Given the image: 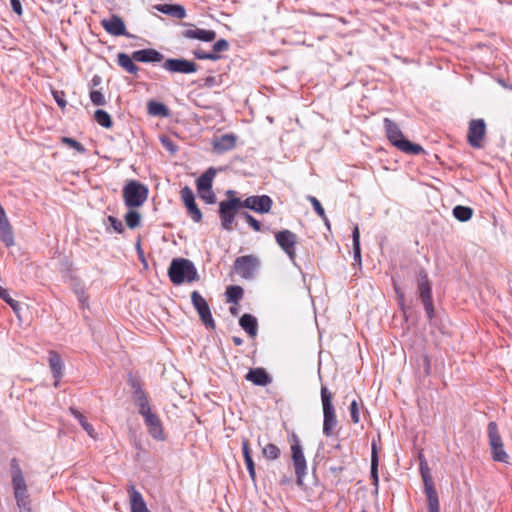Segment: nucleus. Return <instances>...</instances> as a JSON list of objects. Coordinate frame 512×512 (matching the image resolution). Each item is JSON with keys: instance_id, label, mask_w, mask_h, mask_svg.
Returning a JSON list of instances; mask_svg holds the SVG:
<instances>
[{"instance_id": "nucleus-3", "label": "nucleus", "mask_w": 512, "mask_h": 512, "mask_svg": "<svg viewBox=\"0 0 512 512\" xmlns=\"http://www.w3.org/2000/svg\"><path fill=\"white\" fill-rule=\"evenodd\" d=\"M384 127L387 138L396 148L407 154L417 155L423 151V148L418 145L411 143L405 139L398 125L389 118L384 119Z\"/></svg>"}, {"instance_id": "nucleus-58", "label": "nucleus", "mask_w": 512, "mask_h": 512, "mask_svg": "<svg viewBox=\"0 0 512 512\" xmlns=\"http://www.w3.org/2000/svg\"><path fill=\"white\" fill-rule=\"evenodd\" d=\"M1 294L2 295H0V298L2 300H4L6 303H10V301H12V298L10 297V295H9V293H8V291L6 289H3L1 291Z\"/></svg>"}, {"instance_id": "nucleus-53", "label": "nucleus", "mask_w": 512, "mask_h": 512, "mask_svg": "<svg viewBox=\"0 0 512 512\" xmlns=\"http://www.w3.org/2000/svg\"><path fill=\"white\" fill-rule=\"evenodd\" d=\"M108 220L111 224V226L113 227V229L118 232V233H122L123 230H124V227H123V224L120 220H118L117 218L113 217V216H109L108 217Z\"/></svg>"}, {"instance_id": "nucleus-22", "label": "nucleus", "mask_w": 512, "mask_h": 512, "mask_svg": "<svg viewBox=\"0 0 512 512\" xmlns=\"http://www.w3.org/2000/svg\"><path fill=\"white\" fill-rule=\"evenodd\" d=\"M131 512H150L141 493L136 490L134 485H130L129 489Z\"/></svg>"}, {"instance_id": "nucleus-44", "label": "nucleus", "mask_w": 512, "mask_h": 512, "mask_svg": "<svg viewBox=\"0 0 512 512\" xmlns=\"http://www.w3.org/2000/svg\"><path fill=\"white\" fill-rule=\"evenodd\" d=\"M90 99L92 103L97 106H103L106 103L103 94L98 90H92L90 92Z\"/></svg>"}, {"instance_id": "nucleus-20", "label": "nucleus", "mask_w": 512, "mask_h": 512, "mask_svg": "<svg viewBox=\"0 0 512 512\" xmlns=\"http://www.w3.org/2000/svg\"><path fill=\"white\" fill-rule=\"evenodd\" d=\"M145 421L146 426L148 427V431L150 435L155 438L162 440L163 439V430L162 424L159 417L153 413L152 411L148 412V414L142 415Z\"/></svg>"}, {"instance_id": "nucleus-30", "label": "nucleus", "mask_w": 512, "mask_h": 512, "mask_svg": "<svg viewBox=\"0 0 512 512\" xmlns=\"http://www.w3.org/2000/svg\"><path fill=\"white\" fill-rule=\"evenodd\" d=\"M0 240L5 243L7 247L14 245V235L8 220L0 222Z\"/></svg>"}, {"instance_id": "nucleus-46", "label": "nucleus", "mask_w": 512, "mask_h": 512, "mask_svg": "<svg viewBox=\"0 0 512 512\" xmlns=\"http://www.w3.org/2000/svg\"><path fill=\"white\" fill-rule=\"evenodd\" d=\"M161 143L172 154L178 150L177 145L167 136L161 137Z\"/></svg>"}, {"instance_id": "nucleus-33", "label": "nucleus", "mask_w": 512, "mask_h": 512, "mask_svg": "<svg viewBox=\"0 0 512 512\" xmlns=\"http://www.w3.org/2000/svg\"><path fill=\"white\" fill-rule=\"evenodd\" d=\"M135 404L138 407V412L142 416L151 411L147 396L144 391H138V395L134 397Z\"/></svg>"}, {"instance_id": "nucleus-9", "label": "nucleus", "mask_w": 512, "mask_h": 512, "mask_svg": "<svg viewBox=\"0 0 512 512\" xmlns=\"http://www.w3.org/2000/svg\"><path fill=\"white\" fill-rule=\"evenodd\" d=\"M292 461L295 468L296 482L299 486L303 485V478L306 475L307 463L303 453L300 440L294 436V442L291 445Z\"/></svg>"}, {"instance_id": "nucleus-36", "label": "nucleus", "mask_w": 512, "mask_h": 512, "mask_svg": "<svg viewBox=\"0 0 512 512\" xmlns=\"http://www.w3.org/2000/svg\"><path fill=\"white\" fill-rule=\"evenodd\" d=\"M148 113L153 116H167L168 109L160 102L150 101L148 103Z\"/></svg>"}, {"instance_id": "nucleus-59", "label": "nucleus", "mask_w": 512, "mask_h": 512, "mask_svg": "<svg viewBox=\"0 0 512 512\" xmlns=\"http://www.w3.org/2000/svg\"><path fill=\"white\" fill-rule=\"evenodd\" d=\"M232 341L236 346H241L243 344V339L238 336H234Z\"/></svg>"}, {"instance_id": "nucleus-21", "label": "nucleus", "mask_w": 512, "mask_h": 512, "mask_svg": "<svg viewBox=\"0 0 512 512\" xmlns=\"http://www.w3.org/2000/svg\"><path fill=\"white\" fill-rule=\"evenodd\" d=\"M245 378L257 386H266L272 382L271 376L264 368L250 369Z\"/></svg>"}, {"instance_id": "nucleus-64", "label": "nucleus", "mask_w": 512, "mask_h": 512, "mask_svg": "<svg viewBox=\"0 0 512 512\" xmlns=\"http://www.w3.org/2000/svg\"><path fill=\"white\" fill-rule=\"evenodd\" d=\"M233 193H234V192H233L232 190H229V191L227 192L228 196L232 195Z\"/></svg>"}, {"instance_id": "nucleus-24", "label": "nucleus", "mask_w": 512, "mask_h": 512, "mask_svg": "<svg viewBox=\"0 0 512 512\" xmlns=\"http://www.w3.org/2000/svg\"><path fill=\"white\" fill-rule=\"evenodd\" d=\"M183 36L187 39H197L204 42H211L216 38V33L213 30L194 28L185 30L183 32Z\"/></svg>"}, {"instance_id": "nucleus-14", "label": "nucleus", "mask_w": 512, "mask_h": 512, "mask_svg": "<svg viewBox=\"0 0 512 512\" xmlns=\"http://www.w3.org/2000/svg\"><path fill=\"white\" fill-rule=\"evenodd\" d=\"M486 133V124L483 119H473L469 123L467 139L473 148H481Z\"/></svg>"}, {"instance_id": "nucleus-49", "label": "nucleus", "mask_w": 512, "mask_h": 512, "mask_svg": "<svg viewBox=\"0 0 512 512\" xmlns=\"http://www.w3.org/2000/svg\"><path fill=\"white\" fill-rule=\"evenodd\" d=\"M53 94V97L56 101V103L58 104V106L61 108V109H64L66 107V100H65V93L63 91H53L52 92Z\"/></svg>"}, {"instance_id": "nucleus-50", "label": "nucleus", "mask_w": 512, "mask_h": 512, "mask_svg": "<svg viewBox=\"0 0 512 512\" xmlns=\"http://www.w3.org/2000/svg\"><path fill=\"white\" fill-rule=\"evenodd\" d=\"M194 55L197 59H209V60H217L219 59V56L215 54L214 52H204V51H195Z\"/></svg>"}, {"instance_id": "nucleus-47", "label": "nucleus", "mask_w": 512, "mask_h": 512, "mask_svg": "<svg viewBox=\"0 0 512 512\" xmlns=\"http://www.w3.org/2000/svg\"><path fill=\"white\" fill-rule=\"evenodd\" d=\"M243 216L246 220V222L255 230L260 231L261 230V223L256 220L252 215H250L248 212H244Z\"/></svg>"}, {"instance_id": "nucleus-41", "label": "nucleus", "mask_w": 512, "mask_h": 512, "mask_svg": "<svg viewBox=\"0 0 512 512\" xmlns=\"http://www.w3.org/2000/svg\"><path fill=\"white\" fill-rule=\"evenodd\" d=\"M61 142L68 146V147H71L73 149H75L78 153L80 154H84L86 152V149L85 147L78 141H76L75 139L73 138H70V137H62L61 138Z\"/></svg>"}, {"instance_id": "nucleus-57", "label": "nucleus", "mask_w": 512, "mask_h": 512, "mask_svg": "<svg viewBox=\"0 0 512 512\" xmlns=\"http://www.w3.org/2000/svg\"><path fill=\"white\" fill-rule=\"evenodd\" d=\"M422 359H423L425 373L429 374L430 373V359H429L428 355H423Z\"/></svg>"}, {"instance_id": "nucleus-54", "label": "nucleus", "mask_w": 512, "mask_h": 512, "mask_svg": "<svg viewBox=\"0 0 512 512\" xmlns=\"http://www.w3.org/2000/svg\"><path fill=\"white\" fill-rule=\"evenodd\" d=\"M10 4H11V7H12V10L16 14H18V15L22 14V5H21L20 0H10Z\"/></svg>"}, {"instance_id": "nucleus-52", "label": "nucleus", "mask_w": 512, "mask_h": 512, "mask_svg": "<svg viewBox=\"0 0 512 512\" xmlns=\"http://www.w3.org/2000/svg\"><path fill=\"white\" fill-rule=\"evenodd\" d=\"M429 512H440L439 511V500L438 496L427 498Z\"/></svg>"}, {"instance_id": "nucleus-63", "label": "nucleus", "mask_w": 512, "mask_h": 512, "mask_svg": "<svg viewBox=\"0 0 512 512\" xmlns=\"http://www.w3.org/2000/svg\"><path fill=\"white\" fill-rule=\"evenodd\" d=\"M8 304L11 306V308H12L14 311H16V310H17V308H18V306H19V303H18L17 301H15L14 299H12V301H10V303H8Z\"/></svg>"}, {"instance_id": "nucleus-45", "label": "nucleus", "mask_w": 512, "mask_h": 512, "mask_svg": "<svg viewBox=\"0 0 512 512\" xmlns=\"http://www.w3.org/2000/svg\"><path fill=\"white\" fill-rule=\"evenodd\" d=\"M247 470L249 472V476L251 480L255 483L256 482V470H255V463L252 459V457H247L244 459Z\"/></svg>"}, {"instance_id": "nucleus-16", "label": "nucleus", "mask_w": 512, "mask_h": 512, "mask_svg": "<svg viewBox=\"0 0 512 512\" xmlns=\"http://www.w3.org/2000/svg\"><path fill=\"white\" fill-rule=\"evenodd\" d=\"M181 198L192 220L199 223L202 220V213L195 203L193 191L188 186L182 188Z\"/></svg>"}, {"instance_id": "nucleus-11", "label": "nucleus", "mask_w": 512, "mask_h": 512, "mask_svg": "<svg viewBox=\"0 0 512 512\" xmlns=\"http://www.w3.org/2000/svg\"><path fill=\"white\" fill-rule=\"evenodd\" d=\"M276 243L287 254L289 259L294 262L296 258L297 235L290 230H281L275 234Z\"/></svg>"}, {"instance_id": "nucleus-18", "label": "nucleus", "mask_w": 512, "mask_h": 512, "mask_svg": "<svg viewBox=\"0 0 512 512\" xmlns=\"http://www.w3.org/2000/svg\"><path fill=\"white\" fill-rule=\"evenodd\" d=\"M101 24L106 32L113 36L127 34L123 20L117 15H112L109 19L102 20Z\"/></svg>"}, {"instance_id": "nucleus-1", "label": "nucleus", "mask_w": 512, "mask_h": 512, "mask_svg": "<svg viewBox=\"0 0 512 512\" xmlns=\"http://www.w3.org/2000/svg\"><path fill=\"white\" fill-rule=\"evenodd\" d=\"M11 484L14 497L21 512H31V501L23 471L16 458L10 461Z\"/></svg>"}, {"instance_id": "nucleus-43", "label": "nucleus", "mask_w": 512, "mask_h": 512, "mask_svg": "<svg viewBox=\"0 0 512 512\" xmlns=\"http://www.w3.org/2000/svg\"><path fill=\"white\" fill-rule=\"evenodd\" d=\"M198 194L207 204H214L216 202V195L212 189L198 191Z\"/></svg>"}, {"instance_id": "nucleus-29", "label": "nucleus", "mask_w": 512, "mask_h": 512, "mask_svg": "<svg viewBox=\"0 0 512 512\" xmlns=\"http://www.w3.org/2000/svg\"><path fill=\"white\" fill-rule=\"evenodd\" d=\"M134 59L132 58V55L129 56L126 53H119L117 56V63L120 67H122L125 71H127L130 74H137L139 71L138 66L134 63Z\"/></svg>"}, {"instance_id": "nucleus-32", "label": "nucleus", "mask_w": 512, "mask_h": 512, "mask_svg": "<svg viewBox=\"0 0 512 512\" xmlns=\"http://www.w3.org/2000/svg\"><path fill=\"white\" fill-rule=\"evenodd\" d=\"M454 217L461 222L470 220L473 216V209L468 206L457 205L453 208Z\"/></svg>"}, {"instance_id": "nucleus-5", "label": "nucleus", "mask_w": 512, "mask_h": 512, "mask_svg": "<svg viewBox=\"0 0 512 512\" xmlns=\"http://www.w3.org/2000/svg\"><path fill=\"white\" fill-rule=\"evenodd\" d=\"M148 197V188L135 180L129 181L123 188L124 203L129 208L142 206Z\"/></svg>"}, {"instance_id": "nucleus-8", "label": "nucleus", "mask_w": 512, "mask_h": 512, "mask_svg": "<svg viewBox=\"0 0 512 512\" xmlns=\"http://www.w3.org/2000/svg\"><path fill=\"white\" fill-rule=\"evenodd\" d=\"M488 438L489 445L492 452V458L494 461L498 462H508V455L504 450V445L502 438L498 431V426L495 422H490L488 424Z\"/></svg>"}, {"instance_id": "nucleus-31", "label": "nucleus", "mask_w": 512, "mask_h": 512, "mask_svg": "<svg viewBox=\"0 0 512 512\" xmlns=\"http://www.w3.org/2000/svg\"><path fill=\"white\" fill-rule=\"evenodd\" d=\"M69 411L71 414L79 421L82 428L87 432V434L93 438H97V434L93 428V426L86 420L85 416L79 412L76 408L70 407Z\"/></svg>"}, {"instance_id": "nucleus-39", "label": "nucleus", "mask_w": 512, "mask_h": 512, "mask_svg": "<svg viewBox=\"0 0 512 512\" xmlns=\"http://www.w3.org/2000/svg\"><path fill=\"white\" fill-rule=\"evenodd\" d=\"M141 215L138 211L130 209L125 215L126 225L130 229H134L140 225Z\"/></svg>"}, {"instance_id": "nucleus-15", "label": "nucleus", "mask_w": 512, "mask_h": 512, "mask_svg": "<svg viewBox=\"0 0 512 512\" xmlns=\"http://www.w3.org/2000/svg\"><path fill=\"white\" fill-rule=\"evenodd\" d=\"M272 199L267 195L250 196L242 201V207L249 208L258 213H268L272 207Z\"/></svg>"}, {"instance_id": "nucleus-60", "label": "nucleus", "mask_w": 512, "mask_h": 512, "mask_svg": "<svg viewBox=\"0 0 512 512\" xmlns=\"http://www.w3.org/2000/svg\"><path fill=\"white\" fill-rule=\"evenodd\" d=\"M5 220H8V219H7V217H6L5 210H4V209H3V207L0 205V222L5 221Z\"/></svg>"}, {"instance_id": "nucleus-51", "label": "nucleus", "mask_w": 512, "mask_h": 512, "mask_svg": "<svg viewBox=\"0 0 512 512\" xmlns=\"http://www.w3.org/2000/svg\"><path fill=\"white\" fill-rule=\"evenodd\" d=\"M229 43L225 39H220L213 45V52L215 54L228 50Z\"/></svg>"}, {"instance_id": "nucleus-4", "label": "nucleus", "mask_w": 512, "mask_h": 512, "mask_svg": "<svg viewBox=\"0 0 512 512\" xmlns=\"http://www.w3.org/2000/svg\"><path fill=\"white\" fill-rule=\"evenodd\" d=\"M333 394L327 387H321V401L323 407V434L327 437L335 434L338 425L335 408L332 403Z\"/></svg>"}, {"instance_id": "nucleus-55", "label": "nucleus", "mask_w": 512, "mask_h": 512, "mask_svg": "<svg viewBox=\"0 0 512 512\" xmlns=\"http://www.w3.org/2000/svg\"><path fill=\"white\" fill-rule=\"evenodd\" d=\"M242 452H243L244 459H246L247 457H252L250 447H249V442L247 439H243V441H242Z\"/></svg>"}, {"instance_id": "nucleus-42", "label": "nucleus", "mask_w": 512, "mask_h": 512, "mask_svg": "<svg viewBox=\"0 0 512 512\" xmlns=\"http://www.w3.org/2000/svg\"><path fill=\"white\" fill-rule=\"evenodd\" d=\"M307 199L311 203V205L313 206V209L317 213V215L319 217H321L323 220L327 221L325 210L322 207V205L319 202V200L316 197H314V196H308Z\"/></svg>"}, {"instance_id": "nucleus-17", "label": "nucleus", "mask_w": 512, "mask_h": 512, "mask_svg": "<svg viewBox=\"0 0 512 512\" xmlns=\"http://www.w3.org/2000/svg\"><path fill=\"white\" fill-rule=\"evenodd\" d=\"M419 459H420L419 468H420V473H421V476H422V479L424 482V490H425L426 497L427 498H430L432 496L436 497L438 495L434 488V484L432 481V476H431V472H430L428 463L424 458H422V456H420Z\"/></svg>"}, {"instance_id": "nucleus-37", "label": "nucleus", "mask_w": 512, "mask_h": 512, "mask_svg": "<svg viewBox=\"0 0 512 512\" xmlns=\"http://www.w3.org/2000/svg\"><path fill=\"white\" fill-rule=\"evenodd\" d=\"M371 478L373 479V484L377 488L378 487V455L376 451V447L372 445V455H371Z\"/></svg>"}, {"instance_id": "nucleus-34", "label": "nucleus", "mask_w": 512, "mask_h": 512, "mask_svg": "<svg viewBox=\"0 0 512 512\" xmlns=\"http://www.w3.org/2000/svg\"><path fill=\"white\" fill-rule=\"evenodd\" d=\"M352 240H353V253L354 260L357 263H361V249H360V231L358 226L356 225L352 232Z\"/></svg>"}, {"instance_id": "nucleus-28", "label": "nucleus", "mask_w": 512, "mask_h": 512, "mask_svg": "<svg viewBox=\"0 0 512 512\" xmlns=\"http://www.w3.org/2000/svg\"><path fill=\"white\" fill-rule=\"evenodd\" d=\"M216 175V170L210 167L196 181L197 191L212 189V182Z\"/></svg>"}, {"instance_id": "nucleus-25", "label": "nucleus", "mask_w": 512, "mask_h": 512, "mask_svg": "<svg viewBox=\"0 0 512 512\" xmlns=\"http://www.w3.org/2000/svg\"><path fill=\"white\" fill-rule=\"evenodd\" d=\"M236 145V136L233 134H224L213 142L215 151L222 153L233 149Z\"/></svg>"}, {"instance_id": "nucleus-10", "label": "nucleus", "mask_w": 512, "mask_h": 512, "mask_svg": "<svg viewBox=\"0 0 512 512\" xmlns=\"http://www.w3.org/2000/svg\"><path fill=\"white\" fill-rule=\"evenodd\" d=\"M260 261L254 255H245L236 258L234 262L235 272L242 278L251 279L259 268Z\"/></svg>"}, {"instance_id": "nucleus-23", "label": "nucleus", "mask_w": 512, "mask_h": 512, "mask_svg": "<svg viewBox=\"0 0 512 512\" xmlns=\"http://www.w3.org/2000/svg\"><path fill=\"white\" fill-rule=\"evenodd\" d=\"M49 366L55 378V387L58 386L63 375V362L60 355L56 351L49 352Z\"/></svg>"}, {"instance_id": "nucleus-38", "label": "nucleus", "mask_w": 512, "mask_h": 512, "mask_svg": "<svg viewBox=\"0 0 512 512\" xmlns=\"http://www.w3.org/2000/svg\"><path fill=\"white\" fill-rule=\"evenodd\" d=\"M262 454L267 460H276L279 458L281 451L272 443H268L262 447Z\"/></svg>"}, {"instance_id": "nucleus-56", "label": "nucleus", "mask_w": 512, "mask_h": 512, "mask_svg": "<svg viewBox=\"0 0 512 512\" xmlns=\"http://www.w3.org/2000/svg\"><path fill=\"white\" fill-rule=\"evenodd\" d=\"M129 382H130L131 388L133 389L134 397L138 395V391H143V389L141 388V386L137 380L130 379Z\"/></svg>"}, {"instance_id": "nucleus-61", "label": "nucleus", "mask_w": 512, "mask_h": 512, "mask_svg": "<svg viewBox=\"0 0 512 512\" xmlns=\"http://www.w3.org/2000/svg\"><path fill=\"white\" fill-rule=\"evenodd\" d=\"M214 82H215V78H214V77H212V76H209V77H207V78L205 79V84H206L207 86H212V85L214 84Z\"/></svg>"}, {"instance_id": "nucleus-26", "label": "nucleus", "mask_w": 512, "mask_h": 512, "mask_svg": "<svg viewBox=\"0 0 512 512\" xmlns=\"http://www.w3.org/2000/svg\"><path fill=\"white\" fill-rule=\"evenodd\" d=\"M155 9L177 19H183L186 16L185 8L179 4H158Z\"/></svg>"}, {"instance_id": "nucleus-12", "label": "nucleus", "mask_w": 512, "mask_h": 512, "mask_svg": "<svg viewBox=\"0 0 512 512\" xmlns=\"http://www.w3.org/2000/svg\"><path fill=\"white\" fill-rule=\"evenodd\" d=\"M191 301L204 325L209 328H214L215 322L213 320L209 305L198 291H193L191 293Z\"/></svg>"}, {"instance_id": "nucleus-6", "label": "nucleus", "mask_w": 512, "mask_h": 512, "mask_svg": "<svg viewBox=\"0 0 512 512\" xmlns=\"http://www.w3.org/2000/svg\"><path fill=\"white\" fill-rule=\"evenodd\" d=\"M417 286L420 299L424 305L425 311L429 319L434 316V306L432 300V288L428 275L425 270L421 269L417 275Z\"/></svg>"}, {"instance_id": "nucleus-40", "label": "nucleus", "mask_w": 512, "mask_h": 512, "mask_svg": "<svg viewBox=\"0 0 512 512\" xmlns=\"http://www.w3.org/2000/svg\"><path fill=\"white\" fill-rule=\"evenodd\" d=\"M228 302L237 303L243 296V289L240 286H229L226 289Z\"/></svg>"}, {"instance_id": "nucleus-13", "label": "nucleus", "mask_w": 512, "mask_h": 512, "mask_svg": "<svg viewBox=\"0 0 512 512\" xmlns=\"http://www.w3.org/2000/svg\"><path fill=\"white\" fill-rule=\"evenodd\" d=\"M162 67L171 73L191 74L197 71V64L184 58H168Z\"/></svg>"}, {"instance_id": "nucleus-35", "label": "nucleus", "mask_w": 512, "mask_h": 512, "mask_svg": "<svg viewBox=\"0 0 512 512\" xmlns=\"http://www.w3.org/2000/svg\"><path fill=\"white\" fill-rule=\"evenodd\" d=\"M95 121L104 128H111L113 125L110 115L101 109H98L94 113Z\"/></svg>"}, {"instance_id": "nucleus-2", "label": "nucleus", "mask_w": 512, "mask_h": 512, "mask_svg": "<svg viewBox=\"0 0 512 512\" xmlns=\"http://www.w3.org/2000/svg\"><path fill=\"white\" fill-rule=\"evenodd\" d=\"M168 276L175 285H180L184 282L191 283L199 278L193 262L185 258H175L171 261Z\"/></svg>"}, {"instance_id": "nucleus-62", "label": "nucleus", "mask_w": 512, "mask_h": 512, "mask_svg": "<svg viewBox=\"0 0 512 512\" xmlns=\"http://www.w3.org/2000/svg\"><path fill=\"white\" fill-rule=\"evenodd\" d=\"M100 82H101V78H100V76L95 75V76L93 77V79H92V84H93V86H97V85H99V84H100Z\"/></svg>"}, {"instance_id": "nucleus-27", "label": "nucleus", "mask_w": 512, "mask_h": 512, "mask_svg": "<svg viewBox=\"0 0 512 512\" xmlns=\"http://www.w3.org/2000/svg\"><path fill=\"white\" fill-rule=\"evenodd\" d=\"M240 326L251 336L255 337L258 331L257 319L251 314H244L239 320Z\"/></svg>"}, {"instance_id": "nucleus-48", "label": "nucleus", "mask_w": 512, "mask_h": 512, "mask_svg": "<svg viewBox=\"0 0 512 512\" xmlns=\"http://www.w3.org/2000/svg\"><path fill=\"white\" fill-rule=\"evenodd\" d=\"M349 410H350V416H351L352 421L354 423H358L360 421V416H359V408H358V404H357L356 400H353L351 402Z\"/></svg>"}, {"instance_id": "nucleus-7", "label": "nucleus", "mask_w": 512, "mask_h": 512, "mask_svg": "<svg viewBox=\"0 0 512 512\" xmlns=\"http://www.w3.org/2000/svg\"><path fill=\"white\" fill-rule=\"evenodd\" d=\"M241 207L242 201L239 198H230L220 202L219 215L221 219V226L224 230H233L235 215Z\"/></svg>"}, {"instance_id": "nucleus-19", "label": "nucleus", "mask_w": 512, "mask_h": 512, "mask_svg": "<svg viewBox=\"0 0 512 512\" xmlns=\"http://www.w3.org/2000/svg\"><path fill=\"white\" fill-rule=\"evenodd\" d=\"M132 58L137 62L154 63L163 61L164 55L155 49L147 48L134 51Z\"/></svg>"}]
</instances>
